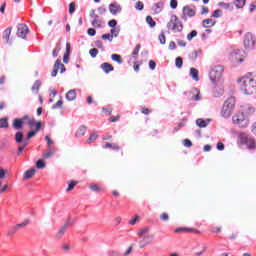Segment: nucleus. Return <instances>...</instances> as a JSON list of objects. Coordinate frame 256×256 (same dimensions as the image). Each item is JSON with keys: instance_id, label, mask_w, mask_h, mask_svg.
<instances>
[{"instance_id": "f257e3e1", "label": "nucleus", "mask_w": 256, "mask_h": 256, "mask_svg": "<svg viewBox=\"0 0 256 256\" xmlns=\"http://www.w3.org/2000/svg\"><path fill=\"white\" fill-rule=\"evenodd\" d=\"M238 85L246 95H253V93H256V80L251 77V73L238 79Z\"/></svg>"}, {"instance_id": "f03ea898", "label": "nucleus", "mask_w": 256, "mask_h": 256, "mask_svg": "<svg viewBox=\"0 0 256 256\" xmlns=\"http://www.w3.org/2000/svg\"><path fill=\"white\" fill-rule=\"evenodd\" d=\"M167 29L173 33H181L183 31V22L179 20L177 15L172 14L170 20L167 23Z\"/></svg>"}, {"instance_id": "7ed1b4c3", "label": "nucleus", "mask_w": 256, "mask_h": 256, "mask_svg": "<svg viewBox=\"0 0 256 256\" xmlns=\"http://www.w3.org/2000/svg\"><path fill=\"white\" fill-rule=\"evenodd\" d=\"M234 109H235V97H229L222 106L221 116L224 117V119H229Z\"/></svg>"}, {"instance_id": "20e7f679", "label": "nucleus", "mask_w": 256, "mask_h": 256, "mask_svg": "<svg viewBox=\"0 0 256 256\" xmlns=\"http://www.w3.org/2000/svg\"><path fill=\"white\" fill-rule=\"evenodd\" d=\"M232 123H234V125H238L239 127H247V125H249V120H247L245 114H243L240 110L233 115Z\"/></svg>"}, {"instance_id": "39448f33", "label": "nucleus", "mask_w": 256, "mask_h": 256, "mask_svg": "<svg viewBox=\"0 0 256 256\" xmlns=\"http://www.w3.org/2000/svg\"><path fill=\"white\" fill-rule=\"evenodd\" d=\"M224 71L225 69L223 68V66H215L214 68H212L209 74L212 83H217V81H221V77H223Z\"/></svg>"}, {"instance_id": "423d86ee", "label": "nucleus", "mask_w": 256, "mask_h": 256, "mask_svg": "<svg viewBox=\"0 0 256 256\" xmlns=\"http://www.w3.org/2000/svg\"><path fill=\"white\" fill-rule=\"evenodd\" d=\"M243 43L246 49H253V47H255V36L250 32H247L244 36Z\"/></svg>"}, {"instance_id": "0eeeda50", "label": "nucleus", "mask_w": 256, "mask_h": 256, "mask_svg": "<svg viewBox=\"0 0 256 256\" xmlns=\"http://www.w3.org/2000/svg\"><path fill=\"white\" fill-rule=\"evenodd\" d=\"M240 111L243 113L247 121L255 115V107L251 105L242 106Z\"/></svg>"}, {"instance_id": "6e6552de", "label": "nucleus", "mask_w": 256, "mask_h": 256, "mask_svg": "<svg viewBox=\"0 0 256 256\" xmlns=\"http://www.w3.org/2000/svg\"><path fill=\"white\" fill-rule=\"evenodd\" d=\"M60 69V73H65L66 68L65 65L61 62L60 59H57L54 64V69L52 71V77H57V73Z\"/></svg>"}, {"instance_id": "1a4fd4ad", "label": "nucleus", "mask_w": 256, "mask_h": 256, "mask_svg": "<svg viewBox=\"0 0 256 256\" xmlns=\"http://www.w3.org/2000/svg\"><path fill=\"white\" fill-rule=\"evenodd\" d=\"M27 33H29V27L25 24H19L17 27V36L21 39H26Z\"/></svg>"}, {"instance_id": "9d476101", "label": "nucleus", "mask_w": 256, "mask_h": 256, "mask_svg": "<svg viewBox=\"0 0 256 256\" xmlns=\"http://www.w3.org/2000/svg\"><path fill=\"white\" fill-rule=\"evenodd\" d=\"M190 101H201V92L197 88H192L188 94Z\"/></svg>"}, {"instance_id": "9b49d317", "label": "nucleus", "mask_w": 256, "mask_h": 256, "mask_svg": "<svg viewBox=\"0 0 256 256\" xmlns=\"http://www.w3.org/2000/svg\"><path fill=\"white\" fill-rule=\"evenodd\" d=\"M41 125H42V122H41V121H38V122L35 123V126H34L35 129H34V130H31V131L28 132V134H27V141H28L29 139H33V137L36 136L37 132H38V131H41Z\"/></svg>"}, {"instance_id": "f8f14e48", "label": "nucleus", "mask_w": 256, "mask_h": 256, "mask_svg": "<svg viewBox=\"0 0 256 256\" xmlns=\"http://www.w3.org/2000/svg\"><path fill=\"white\" fill-rule=\"evenodd\" d=\"M22 125H29L31 129H33V126L35 127V118H30L29 115H25L21 118Z\"/></svg>"}, {"instance_id": "ddd939ff", "label": "nucleus", "mask_w": 256, "mask_h": 256, "mask_svg": "<svg viewBox=\"0 0 256 256\" xmlns=\"http://www.w3.org/2000/svg\"><path fill=\"white\" fill-rule=\"evenodd\" d=\"M182 12L184 17H195L196 15L195 9L191 8V6H184Z\"/></svg>"}, {"instance_id": "4468645a", "label": "nucleus", "mask_w": 256, "mask_h": 256, "mask_svg": "<svg viewBox=\"0 0 256 256\" xmlns=\"http://www.w3.org/2000/svg\"><path fill=\"white\" fill-rule=\"evenodd\" d=\"M152 239H153V236L151 235H147L144 238H142L139 242L140 249L147 247V245H149L153 241Z\"/></svg>"}, {"instance_id": "2eb2a0df", "label": "nucleus", "mask_w": 256, "mask_h": 256, "mask_svg": "<svg viewBox=\"0 0 256 256\" xmlns=\"http://www.w3.org/2000/svg\"><path fill=\"white\" fill-rule=\"evenodd\" d=\"M174 233H200L199 230L188 227H179L176 228Z\"/></svg>"}, {"instance_id": "dca6fc26", "label": "nucleus", "mask_w": 256, "mask_h": 256, "mask_svg": "<svg viewBox=\"0 0 256 256\" xmlns=\"http://www.w3.org/2000/svg\"><path fill=\"white\" fill-rule=\"evenodd\" d=\"M12 127L13 129H15V131L23 129V121L21 120V118H15L12 123Z\"/></svg>"}, {"instance_id": "f3484780", "label": "nucleus", "mask_w": 256, "mask_h": 256, "mask_svg": "<svg viewBox=\"0 0 256 256\" xmlns=\"http://www.w3.org/2000/svg\"><path fill=\"white\" fill-rule=\"evenodd\" d=\"M215 20L208 18V19H204L202 21V27H204L205 29H211V27H214L215 25Z\"/></svg>"}, {"instance_id": "a211bd4d", "label": "nucleus", "mask_w": 256, "mask_h": 256, "mask_svg": "<svg viewBox=\"0 0 256 256\" xmlns=\"http://www.w3.org/2000/svg\"><path fill=\"white\" fill-rule=\"evenodd\" d=\"M89 189H91V191L94 193H102V191H104L103 186L95 183L89 184Z\"/></svg>"}, {"instance_id": "6ab92c4d", "label": "nucleus", "mask_w": 256, "mask_h": 256, "mask_svg": "<svg viewBox=\"0 0 256 256\" xmlns=\"http://www.w3.org/2000/svg\"><path fill=\"white\" fill-rule=\"evenodd\" d=\"M66 99L67 101H75L77 99V91L75 89H72L66 93Z\"/></svg>"}, {"instance_id": "aec40b11", "label": "nucleus", "mask_w": 256, "mask_h": 256, "mask_svg": "<svg viewBox=\"0 0 256 256\" xmlns=\"http://www.w3.org/2000/svg\"><path fill=\"white\" fill-rule=\"evenodd\" d=\"M101 69L104 71V73H111V71H114L115 68L113 67V65L104 62L101 64Z\"/></svg>"}, {"instance_id": "412c9836", "label": "nucleus", "mask_w": 256, "mask_h": 256, "mask_svg": "<svg viewBox=\"0 0 256 256\" xmlns=\"http://www.w3.org/2000/svg\"><path fill=\"white\" fill-rule=\"evenodd\" d=\"M109 11L112 15H117L121 11V6L112 3L109 5Z\"/></svg>"}, {"instance_id": "4be33fe9", "label": "nucleus", "mask_w": 256, "mask_h": 256, "mask_svg": "<svg viewBox=\"0 0 256 256\" xmlns=\"http://www.w3.org/2000/svg\"><path fill=\"white\" fill-rule=\"evenodd\" d=\"M35 173H37V170H35V168L26 170L24 172V179H31L35 175Z\"/></svg>"}, {"instance_id": "5701e85b", "label": "nucleus", "mask_w": 256, "mask_h": 256, "mask_svg": "<svg viewBox=\"0 0 256 256\" xmlns=\"http://www.w3.org/2000/svg\"><path fill=\"white\" fill-rule=\"evenodd\" d=\"M53 155H55V150L51 149V147H49L46 152L43 153V159H51V157H53Z\"/></svg>"}, {"instance_id": "b1692460", "label": "nucleus", "mask_w": 256, "mask_h": 256, "mask_svg": "<svg viewBox=\"0 0 256 256\" xmlns=\"http://www.w3.org/2000/svg\"><path fill=\"white\" fill-rule=\"evenodd\" d=\"M69 229V220L65 222V224L59 229L58 235L59 237H63L65 235V232Z\"/></svg>"}, {"instance_id": "393cba45", "label": "nucleus", "mask_w": 256, "mask_h": 256, "mask_svg": "<svg viewBox=\"0 0 256 256\" xmlns=\"http://www.w3.org/2000/svg\"><path fill=\"white\" fill-rule=\"evenodd\" d=\"M190 77H192L194 81H199V70H197L196 68H191Z\"/></svg>"}, {"instance_id": "a878e982", "label": "nucleus", "mask_w": 256, "mask_h": 256, "mask_svg": "<svg viewBox=\"0 0 256 256\" xmlns=\"http://www.w3.org/2000/svg\"><path fill=\"white\" fill-rule=\"evenodd\" d=\"M31 89H32V93H35V94L39 93V89H41V81L36 80Z\"/></svg>"}, {"instance_id": "bb28decb", "label": "nucleus", "mask_w": 256, "mask_h": 256, "mask_svg": "<svg viewBox=\"0 0 256 256\" xmlns=\"http://www.w3.org/2000/svg\"><path fill=\"white\" fill-rule=\"evenodd\" d=\"M87 133V127L80 126L79 129L76 132V137H83Z\"/></svg>"}, {"instance_id": "cd10ccee", "label": "nucleus", "mask_w": 256, "mask_h": 256, "mask_svg": "<svg viewBox=\"0 0 256 256\" xmlns=\"http://www.w3.org/2000/svg\"><path fill=\"white\" fill-rule=\"evenodd\" d=\"M9 37H11V28H7L6 30H4L3 32V40L6 43H9Z\"/></svg>"}, {"instance_id": "c85d7f7f", "label": "nucleus", "mask_w": 256, "mask_h": 256, "mask_svg": "<svg viewBox=\"0 0 256 256\" xmlns=\"http://www.w3.org/2000/svg\"><path fill=\"white\" fill-rule=\"evenodd\" d=\"M139 51H141V44H137L135 49L132 52V57L133 59L137 60V58L139 57Z\"/></svg>"}, {"instance_id": "c756f323", "label": "nucleus", "mask_w": 256, "mask_h": 256, "mask_svg": "<svg viewBox=\"0 0 256 256\" xmlns=\"http://www.w3.org/2000/svg\"><path fill=\"white\" fill-rule=\"evenodd\" d=\"M245 3H247V0H235L234 4L237 9H243L245 7Z\"/></svg>"}, {"instance_id": "7c9ffc66", "label": "nucleus", "mask_w": 256, "mask_h": 256, "mask_svg": "<svg viewBox=\"0 0 256 256\" xmlns=\"http://www.w3.org/2000/svg\"><path fill=\"white\" fill-rule=\"evenodd\" d=\"M9 128V120L7 118L0 119V129H7Z\"/></svg>"}, {"instance_id": "2f4dec72", "label": "nucleus", "mask_w": 256, "mask_h": 256, "mask_svg": "<svg viewBox=\"0 0 256 256\" xmlns=\"http://www.w3.org/2000/svg\"><path fill=\"white\" fill-rule=\"evenodd\" d=\"M104 149H114V151H119V149H121V146L117 144L106 143Z\"/></svg>"}, {"instance_id": "473e14b6", "label": "nucleus", "mask_w": 256, "mask_h": 256, "mask_svg": "<svg viewBox=\"0 0 256 256\" xmlns=\"http://www.w3.org/2000/svg\"><path fill=\"white\" fill-rule=\"evenodd\" d=\"M111 59L112 61H116V63H118L119 65L123 63V58H121V55L119 54H112Z\"/></svg>"}, {"instance_id": "72a5a7b5", "label": "nucleus", "mask_w": 256, "mask_h": 256, "mask_svg": "<svg viewBox=\"0 0 256 256\" xmlns=\"http://www.w3.org/2000/svg\"><path fill=\"white\" fill-rule=\"evenodd\" d=\"M23 132H16L15 134V141L16 143H23L25 140H23Z\"/></svg>"}, {"instance_id": "f704fd0d", "label": "nucleus", "mask_w": 256, "mask_h": 256, "mask_svg": "<svg viewBox=\"0 0 256 256\" xmlns=\"http://www.w3.org/2000/svg\"><path fill=\"white\" fill-rule=\"evenodd\" d=\"M146 23H148V25L151 28H153V27H155V25H157V22H155V20H153V17H151V16L146 17Z\"/></svg>"}, {"instance_id": "c9c22d12", "label": "nucleus", "mask_w": 256, "mask_h": 256, "mask_svg": "<svg viewBox=\"0 0 256 256\" xmlns=\"http://www.w3.org/2000/svg\"><path fill=\"white\" fill-rule=\"evenodd\" d=\"M77 185V181L71 180L68 183V188L66 189L67 192L73 191L75 189V186Z\"/></svg>"}, {"instance_id": "e433bc0d", "label": "nucleus", "mask_w": 256, "mask_h": 256, "mask_svg": "<svg viewBox=\"0 0 256 256\" xmlns=\"http://www.w3.org/2000/svg\"><path fill=\"white\" fill-rule=\"evenodd\" d=\"M27 145H29V141L24 140L23 143H22V145H20V146L18 147V153H19V155H20V153H23V150L25 149V147H27Z\"/></svg>"}, {"instance_id": "4c0bfd02", "label": "nucleus", "mask_w": 256, "mask_h": 256, "mask_svg": "<svg viewBox=\"0 0 256 256\" xmlns=\"http://www.w3.org/2000/svg\"><path fill=\"white\" fill-rule=\"evenodd\" d=\"M149 233V228H141L138 230V237H143V235H147Z\"/></svg>"}, {"instance_id": "58836bf2", "label": "nucleus", "mask_w": 256, "mask_h": 256, "mask_svg": "<svg viewBox=\"0 0 256 256\" xmlns=\"http://www.w3.org/2000/svg\"><path fill=\"white\" fill-rule=\"evenodd\" d=\"M175 65L178 69H181V67H183V58L177 57L175 60Z\"/></svg>"}, {"instance_id": "ea45409f", "label": "nucleus", "mask_w": 256, "mask_h": 256, "mask_svg": "<svg viewBox=\"0 0 256 256\" xmlns=\"http://www.w3.org/2000/svg\"><path fill=\"white\" fill-rule=\"evenodd\" d=\"M90 56L95 59L99 55V50L97 48H92L89 50Z\"/></svg>"}, {"instance_id": "a19ab883", "label": "nucleus", "mask_w": 256, "mask_h": 256, "mask_svg": "<svg viewBox=\"0 0 256 256\" xmlns=\"http://www.w3.org/2000/svg\"><path fill=\"white\" fill-rule=\"evenodd\" d=\"M37 169H45V161L43 159H40L36 162Z\"/></svg>"}, {"instance_id": "79ce46f5", "label": "nucleus", "mask_w": 256, "mask_h": 256, "mask_svg": "<svg viewBox=\"0 0 256 256\" xmlns=\"http://www.w3.org/2000/svg\"><path fill=\"white\" fill-rule=\"evenodd\" d=\"M58 51H61V44L57 43L55 49L52 51L53 57H57L59 54Z\"/></svg>"}, {"instance_id": "37998d69", "label": "nucleus", "mask_w": 256, "mask_h": 256, "mask_svg": "<svg viewBox=\"0 0 256 256\" xmlns=\"http://www.w3.org/2000/svg\"><path fill=\"white\" fill-rule=\"evenodd\" d=\"M63 107V100H58L53 106L52 109H61Z\"/></svg>"}, {"instance_id": "c03bdc74", "label": "nucleus", "mask_w": 256, "mask_h": 256, "mask_svg": "<svg viewBox=\"0 0 256 256\" xmlns=\"http://www.w3.org/2000/svg\"><path fill=\"white\" fill-rule=\"evenodd\" d=\"M196 125H198V127H207V122L203 119H197Z\"/></svg>"}, {"instance_id": "a18cd8bd", "label": "nucleus", "mask_w": 256, "mask_h": 256, "mask_svg": "<svg viewBox=\"0 0 256 256\" xmlns=\"http://www.w3.org/2000/svg\"><path fill=\"white\" fill-rule=\"evenodd\" d=\"M75 9H76V4L75 2H71L69 4V14L70 15H73L75 13Z\"/></svg>"}, {"instance_id": "49530a36", "label": "nucleus", "mask_w": 256, "mask_h": 256, "mask_svg": "<svg viewBox=\"0 0 256 256\" xmlns=\"http://www.w3.org/2000/svg\"><path fill=\"white\" fill-rule=\"evenodd\" d=\"M97 134H91L90 137L87 140L88 145H91V143H93V141H97Z\"/></svg>"}, {"instance_id": "de8ad7c7", "label": "nucleus", "mask_w": 256, "mask_h": 256, "mask_svg": "<svg viewBox=\"0 0 256 256\" xmlns=\"http://www.w3.org/2000/svg\"><path fill=\"white\" fill-rule=\"evenodd\" d=\"M101 39H103V41H113V34H103Z\"/></svg>"}, {"instance_id": "09e8293b", "label": "nucleus", "mask_w": 256, "mask_h": 256, "mask_svg": "<svg viewBox=\"0 0 256 256\" xmlns=\"http://www.w3.org/2000/svg\"><path fill=\"white\" fill-rule=\"evenodd\" d=\"M29 225V220H26L20 224H17L15 228L19 231L20 228L27 227Z\"/></svg>"}, {"instance_id": "8fccbe9b", "label": "nucleus", "mask_w": 256, "mask_h": 256, "mask_svg": "<svg viewBox=\"0 0 256 256\" xmlns=\"http://www.w3.org/2000/svg\"><path fill=\"white\" fill-rule=\"evenodd\" d=\"M140 111H141V113H143V115H149L151 113V109H149V108H147L145 106H142L140 108Z\"/></svg>"}, {"instance_id": "3c124183", "label": "nucleus", "mask_w": 256, "mask_h": 256, "mask_svg": "<svg viewBox=\"0 0 256 256\" xmlns=\"http://www.w3.org/2000/svg\"><path fill=\"white\" fill-rule=\"evenodd\" d=\"M197 35L196 30H192L188 35H187V40L192 41V39Z\"/></svg>"}, {"instance_id": "603ef678", "label": "nucleus", "mask_w": 256, "mask_h": 256, "mask_svg": "<svg viewBox=\"0 0 256 256\" xmlns=\"http://www.w3.org/2000/svg\"><path fill=\"white\" fill-rule=\"evenodd\" d=\"M221 15H223V11L222 10H215L213 13H212V17L214 18H219L221 17Z\"/></svg>"}, {"instance_id": "864d4df0", "label": "nucleus", "mask_w": 256, "mask_h": 256, "mask_svg": "<svg viewBox=\"0 0 256 256\" xmlns=\"http://www.w3.org/2000/svg\"><path fill=\"white\" fill-rule=\"evenodd\" d=\"M183 145L184 147H193V142H191L189 139H184Z\"/></svg>"}, {"instance_id": "5fc2aeb1", "label": "nucleus", "mask_w": 256, "mask_h": 256, "mask_svg": "<svg viewBox=\"0 0 256 256\" xmlns=\"http://www.w3.org/2000/svg\"><path fill=\"white\" fill-rule=\"evenodd\" d=\"M144 7H145V5L143 4V2L138 1L136 3V9H138V11H143Z\"/></svg>"}, {"instance_id": "6e6d98bb", "label": "nucleus", "mask_w": 256, "mask_h": 256, "mask_svg": "<svg viewBox=\"0 0 256 256\" xmlns=\"http://www.w3.org/2000/svg\"><path fill=\"white\" fill-rule=\"evenodd\" d=\"M156 67H157V63H155L154 60H150L149 61V68L151 69V71H155Z\"/></svg>"}, {"instance_id": "4d7b16f0", "label": "nucleus", "mask_w": 256, "mask_h": 256, "mask_svg": "<svg viewBox=\"0 0 256 256\" xmlns=\"http://www.w3.org/2000/svg\"><path fill=\"white\" fill-rule=\"evenodd\" d=\"M120 118H121V115L112 116V117L109 118V121L111 123H115V122L119 121Z\"/></svg>"}, {"instance_id": "13d9d810", "label": "nucleus", "mask_w": 256, "mask_h": 256, "mask_svg": "<svg viewBox=\"0 0 256 256\" xmlns=\"http://www.w3.org/2000/svg\"><path fill=\"white\" fill-rule=\"evenodd\" d=\"M92 26H93V27L101 28V22H100V20H97V18H95L94 21L92 22Z\"/></svg>"}, {"instance_id": "bf43d9fd", "label": "nucleus", "mask_w": 256, "mask_h": 256, "mask_svg": "<svg viewBox=\"0 0 256 256\" xmlns=\"http://www.w3.org/2000/svg\"><path fill=\"white\" fill-rule=\"evenodd\" d=\"M160 219H161V221H169V214H167V213H162V214L160 215Z\"/></svg>"}, {"instance_id": "052dcab7", "label": "nucleus", "mask_w": 256, "mask_h": 256, "mask_svg": "<svg viewBox=\"0 0 256 256\" xmlns=\"http://www.w3.org/2000/svg\"><path fill=\"white\" fill-rule=\"evenodd\" d=\"M96 34H97V31L94 28L88 29V35H90V37H95Z\"/></svg>"}, {"instance_id": "680f3d73", "label": "nucleus", "mask_w": 256, "mask_h": 256, "mask_svg": "<svg viewBox=\"0 0 256 256\" xmlns=\"http://www.w3.org/2000/svg\"><path fill=\"white\" fill-rule=\"evenodd\" d=\"M178 2L177 0H171L170 1V7L171 9H177Z\"/></svg>"}, {"instance_id": "e2e57ef3", "label": "nucleus", "mask_w": 256, "mask_h": 256, "mask_svg": "<svg viewBox=\"0 0 256 256\" xmlns=\"http://www.w3.org/2000/svg\"><path fill=\"white\" fill-rule=\"evenodd\" d=\"M95 47H97L98 49H102L103 51V42H101V40L95 41Z\"/></svg>"}, {"instance_id": "0e129e2a", "label": "nucleus", "mask_w": 256, "mask_h": 256, "mask_svg": "<svg viewBox=\"0 0 256 256\" xmlns=\"http://www.w3.org/2000/svg\"><path fill=\"white\" fill-rule=\"evenodd\" d=\"M159 41H160L161 45H165V43H166L165 34L159 35Z\"/></svg>"}, {"instance_id": "69168bd1", "label": "nucleus", "mask_w": 256, "mask_h": 256, "mask_svg": "<svg viewBox=\"0 0 256 256\" xmlns=\"http://www.w3.org/2000/svg\"><path fill=\"white\" fill-rule=\"evenodd\" d=\"M131 253H133V245L129 246L127 251L124 252V256H129Z\"/></svg>"}, {"instance_id": "338daca9", "label": "nucleus", "mask_w": 256, "mask_h": 256, "mask_svg": "<svg viewBox=\"0 0 256 256\" xmlns=\"http://www.w3.org/2000/svg\"><path fill=\"white\" fill-rule=\"evenodd\" d=\"M138 219H139V215H136L135 218H132L131 220H129V225H135Z\"/></svg>"}, {"instance_id": "774afa93", "label": "nucleus", "mask_w": 256, "mask_h": 256, "mask_svg": "<svg viewBox=\"0 0 256 256\" xmlns=\"http://www.w3.org/2000/svg\"><path fill=\"white\" fill-rule=\"evenodd\" d=\"M109 27L115 28L117 27V20H110L108 22Z\"/></svg>"}]
</instances>
